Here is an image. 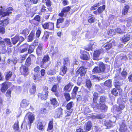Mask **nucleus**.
<instances>
[{
  "mask_svg": "<svg viewBox=\"0 0 132 132\" xmlns=\"http://www.w3.org/2000/svg\"><path fill=\"white\" fill-rule=\"evenodd\" d=\"M79 88V87L76 86H75L74 87L71 93L72 98H75Z\"/></svg>",
  "mask_w": 132,
  "mask_h": 132,
  "instance_id": "obj_23",
  "label": "nucleus"
},
{
  "mask_svg": "<svg viewBox=\"0 0 132 132\" xmlns=\"http://www.w3.org/2000/svg\"><path fill=\"white\" fill-rule=\"evenodd\" d=\"M36 91V87L35 85L32 86V88L30 89V93L31 94H34Z\"/></svg>",
  "mask_w": 132,
  "mask_h": 132,
  "instance_id": "obj_61",
  "label": "nucleus"
},
{
  "mask_svg": "<svg viewBox=\"0 0 132 132\" xmlns=\"http://www.w3.org/2000/svg\"><path fill=\"white\" fill-rule=\"evenodd\" d=\"M125 106L123 103H121L120 104L118 107L117 108V111L119 112L125 108Z\"/></svg>",
  "mask_w": 132,
  "mask_h": 132,
  "instance_id": "obj_53",
  "label": "nucleus"
},
{
  "mask_svg": "<svg viewBox=\"0 0 132 132\" xmlns=\"http://www.w3.org/2000/svg\"><path fill=\"white\" fill-rule=\"evenodd\" d=\"M37 128L40 130H43L44 129V126L43 125L42 122L39 121L37 125Z\"/></svg>",
  "mask_w": 132,
  "mask_h": 132,
  "instance_id": "obj_37",
  "label": "nucleus"
},
{
  "mask_svg": "<svg viewBox=\"0 0 132 132\" xmlns=\"http://www.w3.org/2000/svg\"><path fill=\"white\" fill-rule=\"evenodd\" d=\"M95 20V18L94 17L93 15L91 14L90 16H89L88 21L89 23H94Z\"/></svg>",
  "mask_w": 132,
  "mask_h": 132,
  "instance_id": "obj_41",
  "label": "nucleus"
},
{
  "mask_svg": "<svg viewBox=\"0 0 132 132\" xmlns=\"http://www.w3.org/2000/svg\"><path fill=\"white\" fill-rule=\"evenodd\" d=\"M67 111L65 112L66 114L68 116H71V114L72 113L73 111V109H72L71 110H67Z\"/></svg>",
  "mask_w": 132,
  "mask_h": 132,
  "instance_id": "obj_63",
  "label": "nucleus"
},
{
  "mask_svg": "<svg viewBox=\"0 0 132 132\" xmlns=\"http://www.w3.org/2000/svg\"><path fill=\"white\" fill-rule=\"evenodd\" d=\"M63 65L67 66L70 64V62L69 57H65L63 59Z\"/></svg>",
  "mask_w": 132,
  "mask_h": 132,
  "instance_id": "obj_32",
  "label": "nucleus"
},
{
  "mask_svg": "<svg viewBox=\"0 0 132 132\" xmlns=\"http://www.w3.org/2000/svg\"><path fill=\"white\" fill-rule=\"evenodd\" d=\"M100 109L102 112H105L108 109V107L106 105L104 104H100Z\"/></svg>",
  "mask_w": 132,
  "mask_h": 132,
  "instance_id": "obj_42",
  "label": "nucleus"
},
{
  "mask_svg": "<svg viewBox=\"0 0 132 132\" xmlns=\"http://www.w3.org/2000/svg\"><path fill=\"white\" fill-rule=\"evenodd\" d=\"M41 31L40 29H38L36 30V37L37 38H38L39 37L41 34Z\"/></svg>",
  "mask_w": 132,
  "mask_h": 132,
  "instance_id": "obj_62",
  "label": "nucleus"
},
{
  "mask_svg": "<svg viewBox=\"0 0 132 132\" xmlns=\"http://www.w3.org/2000/svg\"><path fill=\"white\" fill-rule=\"evenodd\" d=\"M111 93L115 96H117L118 94V92L117 91L116 89L115 88H113L111 91Z\"/></svg>",
  "mask_w": 132,
  "mask_h": 132,
  "instance_id": "obj_58",
  "label": "nucleus"
},
{
  "mask_svg": "<svg viewBox=\"0 0 132 132\" xmlns=\"http://www.w3.org/2000/svg\"><path fill=\"white\" fill-rule=\"evenodd\" d=\"M97 101L93 100V102L91 104V106L93 108H96L98 107V104L97 103Z\"/></svg>",
  "mask_w": 132,
  "mask_h": 132,
  "instance_id": "obj_48",
  "label": "nucleus"
},
{
  "mask_svg": "<svg viewBox=\"0 0 132 132\" xmlns=\"http://www.w3.org/2000/svg\"><path fill=\"white\" fill-rule=\"evenodd\" d=\"M33 20L38 22H40L41 21L40 16L39 15H37L34 18Z\"/></svg>",
  "mask_w": 132,
  "mask_h": 132,
  "instance_id": "obj_60",
  "label": "nucleus"
},
{
  "mask_svg": "<svg viewBox=\"0 0 132 132\" xmlns=\"http://www.w3.org/2000/svg\"><path fill=\"white\" fill-rule=\"evenodd\" d=\"M59 86L58 84H54L53 85L52 88L51 89V90L53 92H57V87Z\"/></svg>",
  "mask_w": 132,
  "mask_h": 132,
  "instance_id": "obj_56",
  "label": "nucleus"
},
{
  "mask_svg": "<svg viewBox=\"0 0 132 132\" xmlns=\"http://www.w3.org/2000/svg\"><path fill=\"white\" fill-rule=\"evenodd\" d=\"M29 104V101L28 100L23 99L20 104V106L22 108H24L27 106Z\"/></svg>",
  "mask_w": 132,
  "mask_h": 132,
  "instance_id": "obj_30",
  "label": "nucleus"
},
{
  "mask_svg": "<svg viewBox=\"0 0 132 132\" xmlns=\"http://www.w3.org/2000/svg\"><path fill=\"white\" fill-rule=\"evenodd\" d=\"M46 5L47 7H50L52 5V2L51 0H45Z\"/></svg>",
  "mask_w": 132,
  "mask_h": 132,
  "instance_id": "obj_59",
  "label": "nucleus"
},
{
  "mask_svg": "<svg viewBox=\"0 0 132 132\" xmlns=\"http://www.w3.org/2000/svg\"><path fill=\"white\" fill-rule=\"evenodd\" d=\"M71 9V7L70 6H68L63 8L61 12L58 14V16L63 17L64 14L66 15L67 13L70 11Z\"/></svg>",
  "mask_w": 132,
  "mask_h": 132,
  "instance_id": "obj_6",
  "label": "nucleus"
},
{
  "mask_svg": "<svg viewBox=\"0 0 132 132\" xmlns=\"http://www.w3.org/2000/svg\"><path fill=\"white\" fill-rule=\"evenodd\" d=\"M0 90L2 93H5L8 88V86L6 82L2 83L1 84Z\"/></svg>",
  "mask_w": 132,
  "mask_h": 132,
  "instance_id": "obj_28",
  "label": "nucleus"
},
{
  "mask_svg": "<svg viewBox=\"0 0 132 132\" xmlns=\"http://www.w3.org/2000/svg\"><path fill=\"white\" fill-rule=\"evenodd\" d=\"M23 4L27 10L30 9L31 7L32 3L30 0H23Z\"/></svg>",
  "mask_w": 132,
  "mask_h": 132,
  "instance_id": "obj_20",
  "label": "nucleus"
},
{
  "mask_svg": "<svg viewBox=\"0 0 132 132\" xmlns=\"http://www.w3.org/2000/svg\"><path fill=\"white\" fill-rule=\"evenodd\" d=\"M106 97L105 96L103 95L100 96L99 100L100 104H101L102 103H103L106 102Z\"/></svg>",
  "mask_w": 132,
  "mask_h": 132,
  "instance_id": "obj_38",
  "label": "nucleus"
},
{
  "mask_svg": "<svg viewBox=\"0 0 132 132\" xmlns=\"http://www.w3.org/2000/svg\"><path fill=\"white\" fill-rule=\"evenodd\" d=\"M130 35L128 34H127L124 35L121 39V42L124 44H125L126 43L130 40Z\"/></svg>",
  "mask_w": 132,
  "mask_h": 132,
  "instance_id": "obj_21",
  "label": "nucleus"
},
{
  "mask_svg": "<svg viewBox=\"0 0 132 132\" xmlns=\"http://www.w3.org/2000/svg\"><path fill=\"white\" fill-rule=\"evenodd\" d=\"M85 87L88 89H90L92 87V84L89 79H86L85 80Z\"/></svg>",
  "mask_w": 132,
  "mask_h": 132,
  "instance_id": "obj_31",
  "label": "nucleus"
},
{
  "mask_svg": "<svg viewBox=\"0 0 132 132\" xmlns=\"http://www.w3.org/2000/svg\"><path fill=\"white\" fill-rule=\"evenodd\" d=\"M101 5V3H98L92 6L90 8V10L93 11L96 10L97 8Z\"/></svg>",
  "mask_w": 132,
  "mask_h": 132,
  "instance_id": "obj_49",
  "label": "nucleus"
},
{
  "mask_svg": "<svg viewBox=\"0 0 132 132\" xmlns=\"http://www.w3.org/2000/svg\"><path fill=\"white\" fill-rule=\"evenodd\" d=\"M43 46L42 44H39L38 45L36 49V53L37 55L38 56H41L43 51Z\"/></svg>",
  "mask_w": 132,
  "mask_h": 132,
  "instance_id": "obj_15",
  "label": "nucleus"
},
{
  "mask_svg": "<svg viewBox=\"0 0 132 132\" xmlns=\"http://www.w3.org/2000/svg\"><path fill=\"white\" fill-rule=\"evenodd\" d=\"M12 73L10 71H7L6 73L5 76L6 79V80H8L12 77Z\"/></svg>",
  "mask_w": 132,
  "mask_h": 132,
  "instance_id": "obj_44",
  "label": "nucleus"
},
{
  "mask_svg": "<svg viewBox=\"0 0 132 132\" xmlns=\"http://www.w3.org/2000/svg\"><path fill=\"white\" fill-rule=\"evenodd\" d=\"M50 32L47 31H45L44 32V34L42 38L44 39L45 40H46L49 38Z\"/></svg>",
  "mask_w": 132,
  "mask_h": 132,
  "instance_id": "obj_39",
  "label": "nucleus"
},
{
  "mask_svg": "<svg viewBox=\"0 0 132 132\" xmlns=\"http://www.w3.org/2000/svg\"><path fill=\"white\" fill-rule=\"evenodd\" d=\"M100 50H96L94 52L93 55V59L94 60H98V57L101 54Z\"/></svg>",
  "mask_w": 132,
  "mask_h": 132,
  "instance_id": "obj_18",
  "label": "nucleus"
},
{
  "mask_svg": "<svg viewBox=\"0 0 132 132\" xmlns=\"http://www.w3.org/2000/svg\"><path fill=\"white\" fill-rule=\"evenodd\" d=\"M104 85L105 86L111 87L112 85V81L111 79H108L106 80L104 83Z\"/></svg>",
  "mask_w": 132,
  "mask_h": 132,
  "instance_id": "obj_40",
  "label": "nucleus"
},
{
  "mask_svg": "<svg viewBox=\"0 0 132 132\" xmlns=\"http://www.w3.org/2000/svg\"><path fill=\"white\" fill-rule=\"evenodd\" d=\"M29 45L25 43L21 45L19 48V52L20 53H23L28 50Z\"/></svg>",
  "mask_w": 132,
  "mask_h": 132,
  "instance_id": "obj_11",
  "label": "nucleus"
},
{
  "mask_svg": "<svg viewBox=\"0 0 132 132\" xmlns=\"http://www.w3.org/2000/svg\"><path fill=\"white\" fill-rule=\"evenodd\" d=\"M127 128L125 124L122 122L120 125L119 130L120 132H125L127 130Z\"/></svg>",
  "mask_w": 132,
  "mask_h": 132,
  "instance_id": "obj_29",
  "label": "nucleus"
},
{
  "mask_svg": "<svg viewBox=\"0 0 132 132\" xmlns=\"http://www.w3.org/2000/svg\"><path fill=\"white\" fill-rule=\"evenodd\" d=\"M92 72L93 73H101L99 67L98 66H95L93 69Z\"/></svg>",
  "mask_w": 132,
  "mask_h": 132,
  "instance_id": "obj_50",
  "label": "nucleus"
},
{
  "mask_svg": "<svg viewBox=\"0 0 132 132\" xmlns=\"http://www.w3.org/2000/svg\"><path fill=\"white\" fill-rule=\"evenodd\" d=\"M35 30H32L28 36L27 39V41L28 42H31L32 41L34 38Z\"/></svg>",
  "mask_w": 132,
  "mask_h": 132,
  "instance_id": "obj_25",
  "label": "nucleus"
},
{
  "mask_svg": "<svg viewBox=\"0 0 132 132\" xmlns=\"http://www.w3.org/2000/svg\"><path fill=\"white\" fill-rule=\"evenodd\" d=\"M64 96L67 101L68 102L71 99V97L69 93H65L64 94Z\"/></svg>",
  "mask_w": 132,
  "mask_h": 132,
  "instance_id": "obj_52",
  "label": "nucleus"
},
{
  "mask_svg": "<svg viewBox=\"0 0 132 132\" xmlns=\"http://www.w3.org/2000/svg\"><path fill=\"white\" fill-rule=\"evenodd\" d=\"M22 36H19L18 35H15L14 37L11 38L13 44H15L20 39L22 38Z\"/></svg>",
  "mask_w": 132,
  "mask_h": 132,
  "instance_id": "obj_26",
  "label": "nucleus"
},
{
  "mask_svg": "<svg viewBox=\"0 0 132 132\" xmlns=\"http://www.w3.org/2000/svg\"><path fill=\"white\" fill-rule=\"evenodd\" d=\"M32 57L36 58L35 56L33 54H30L24 63L25 66L29 67L31 65V57Z\"/></svg>",
  "mask_w": 132,
  "mask_h": 132,
  "instance_id": "obj_16",
  "label": "nucleus"
},
{
  "mask_svg": "<svg viewBox=\"0 0 132 132\" xmlns=\"http://www.w3.org/2000/svg\"><path fill=\"white\" fill-rule=\"evenodd\" d=\"M33 78L34 80L35 81V82H36L37 81H40L41 80L42 77L40 74H36L33 75Z\"/></svg>",
  "mask_w": 132,
  "mask_h": 132,
  "instance_id": "obj_33",
  "label": "nucleus"
},
{
  "mask_svg": "<svg viewBox=\"0 0 132 132\" xmlns=\"http://www.w3.org/2000/svg\"><path fill=\"white\" fill-rule=\"evenodd\" d=\"M92 123L91 121H88L85 124L86 130L88 131L90 130L92 127Z\"/></svg>",
  "mask_w": 132,
  "mask_h": 132,
  "instance_id": "obj_35",
  "label": "nucleus"
},
{
  "mask_svg": "<svg viewBox=\"0 0 132 132\" xmlns=\"http://www.w3.org/2000/svg\"><path fill=\"white\" fill-rule=\"evenodd\" d=\"M28 49V53H31L34 52V46L32 45H30L29 46Z\"/></svg>",
  "mask_w": 132,
  "mask_h": 132,
  "instance_id": "obj_55",
  "label": "nucleus"
},
{
  "mask_svg": "<svg viewBox=\"0 0 132 132\" xmlns=\"http://www.w3.org/2000/svg\"><path fill=\"white\" fill-rule=\"evenodd\" d=\"M64 19L61 17L59 18L57 20L56 24V28L58 29H59L61 27L60 23H63L64 21Z\"/></svg>",
  "mask_w": 132,
  "mask_h": 132,
  "instance_id": "obj_27",
  "label": "nucleus"
},
{
  "mask_svg": "<svg viewBox=\"0 0 132 132\" xmlns=\"http://www.w3.org/2000/svg\"><path fill=\"white\" fill-rule=\"evenodd\" d=\"M74 84L72 82H69L64 86L63 90L66 92H70Z\"/></svg>",
  "mask_w": 132,
  "mask_h": 132,
  "instance_id": "obj_13",
  "label": "nucleus"
},
{
  "mask_svg": "<svg viewBox=\"0 0 132 132\" xmlns=\"http://www.w3.org/2000/svg\"><path fill=\"white\" fill-rule=\"evenodd\" d=\"M0 46L2 48L6 47L5 43L4 40H0Z\"/></svg>",
  "mask_w": 132,
  "mask_h": 132,
  "instance_id": "obj_64",
  "label": "nucleus"
},
{
  "mask_svg": "<svg viewBox=\"0 0 132 132\" xmlns=\"http://www.w3.org/2000/svg\"><path fill=\"white\" fill-rule=\"evenodd\" d=\"M101 73L104 72L105 69V64L102 62H100L99 64V67Z\"/></svg>",
  "mask_w": 132,
  "mask_h": 132,
  "instance_id": "obj_34",
  "label": "nucleus"
},
{
  "mask_svg": "<svg viewBox=\"0 0 132 132\" xmlns=\"http://www.w3.org/2000/svg\"><path fill=\"white\" fill-rule=\"evenodd\" d=\"M112 40H111L109 42H107L106 44L104 47L106 51H109L113 46H116V45L115 41L114 40L111 41Z\"/></svg>",
  "mask_w": 132,
  "mask_h": 132,
  "instance_id": "obj_7",
  "label": "nucleus"
},
{
  "mask_svg": "<svg viewBox=\"0 0 132 132\" xmlns=\"http://www.w3.org/2000/svg\"><path fill=\"white\" fill-rule=\"evenodd\" d=\"M80 58L83 60L89 61L90 59V56L88 52L83 51L80 52Z\"/></svg>",
  "mask_w": 132,
  "mask_h": 132,
  "instance_id": "obj_4",
  "label": "nucleus"
},
{
  "mask_svg": "<svg viewBox=\"0 0 132 132\" xmlns=\"http://www.w3.org/2000/svg\"><path fill=\"white\" fill-rule=\"evenodd\" d=\"M5 43L8 45V46L11 47L12 46V43L10 39L7 38H5L3 39Z\"/></svg>",
  "mask_w": 132,
  "mask_h": 132,
  "instance_id": "obj_43",
  "label": "nucleus"
},
{
  "mask_svg": "<svg viewBox=\"0 0 132 132\" xmlns=\"http://www.w3.org/2000/svg\"><path fill=\"white\" fill-rule=\"evenodd\" d=\"M73 102L71 101L67 103L65 106L67 110H71L72 108L73 107Z\"/></svg>",
  "mask_w": 132,
  "mask_h": 132,
  "instance_id": "obj_46",
  "label": "nucleus"
},
{
  "mask_svg": "<svg viewBox=\"0 0 132 132\" xmlns=\"http://www.w3.org/2000/svg\"><path fill=\"white\" fill-rule=\"evenodd\" d=\"M117 76H116L114 77L115 79L114 85L115 87L118 90H120V87L121 86L122 84L120 81L119 79L117 78Z\"/></svg>",
  "mask_w": 132,
  "mask_h": 132,
  "instance_id": "obj_12",
  "label": "nucleus"
},
{
  "mask_svg": "<svg viewBox=\"0 0 132 132\" xmlns=\"http://www.w3.org/2000/svg\"><path fill=\"white\" fill-rule=\"evenodd\" d=\"M63 109L61 107L57 109L55 112L54 117L55 118H59L62 117L63 114Z\"/></svg>",
  "mask_w": 132,
  "mask_h": 132,
  "instance_id": "obj_9",
  "label": "nucleus"
},
{
  "mask_svg": "<svg viewBox=\"0 0 132 132\" xmlns=\"http://www.w3.org/2000/svg\"><path fill=\"white\" fill-rule=\"evenodd\" d=\"M129 8L130 7L128 5H125L122 10V15L123 16L126 15L128 13Z\"/></svg>",
  "mask_w": 132,
  "mask_h": 132,
  "instance_id": "obj_24",
  "label": "nucleus"
},
{
  "mask_svg": "<svg viewBox=\"0 0 132 132\" xmlns=\"http://www.w3.org/2000/svg\"><path fill=\"white\" fill-rule=\"evenodd\" d=\"M51 104L52 105L54 108L59 105L56 98H52L50 100Z\"/></svg>",
  "mask_w": 132,
  "mask_h": 132,
  "instance_id": "obj_22",
  "label": "nucleus"
},
{
  "mask_svg": "<svg viewBox=\"0 0 132 132\" xmlns=\"http://www.w3.org/2000/svg\"><path fill=\"white\" fill-rule=\"evenodd\" d=\"M53 119H51V120L49 121L47 128V130H51L53 129Z\"/></svg>",
  "mask_w": 132,
  "mask_h": 132,
  "instance_id": "obj_36",
  "label": "nucleus"
},
{
  "mask_svg": "<svg viewBox=\"0 0 132 132\" xmlns=\"http://www.w3.org/2000/svg\"><path fill=\"white\" fill-rule=\"evenodd\" d=\"M68 69L67 66L63 65L60 68L59 74L63 76L66 73Z\"/></svg>",
  "mask_w": 132,
  "mask_h": 132,
  "instance_id": "obj_19",
  "label": "nucleus"
},
{
  "mask_svg": "<svg viewBox=\"0 0 132 132\" xmlns=\"http://www.w3.org/2000/svg\"><path fill=\"white\" fill-rule=\"evenodd\" d=\"M86 69L84 66H81L76 71V75L78 76L80 74L81 77L84 76L86 73L85 71Z\"/></svg>",
  "mask_w": 132,
  "mask_h": 132,
  "instance_id": "obj_8",
  "label": "nucleus"
},
{
  "mask_svg": "<svg viewBox=\"0 0 132 132\" xmlns=\"http://www.w3.org/2000/svg\"><path fill=\"white\" fill-rule=\"evenodd\" d=\"M11 90L10 89H8L6 93L5 94V96L6 97H8V98H10L11 96Z\"/></svg>",
  "mask_w": 132,
  "mask_h": 132,
  "instance_id": "obj_57",
  "label": "nucleus"
},
{
  "mask_svg": "<svg viewBox=\"0 0 132 132\" xmlns=\"http://www.w3.org/2000/svg\"><path fill=\"white\" fill-rule=\"evenodd\" d=\"M28 67L24 65H22L20 68V72L21 75L26 76L29 74V72Z\"/></svg>",
  "mask_w": 132,
  "mask_h": 132,
  "instance_id": "obj_5",
  "label": "nucleus"
},
{
  "mask_svg": "<svg viewBox=\"0 0 132 132\" xmlns=\"http://www.w3.org/2000/svg\"><path fill=\"white\" fill-rule=\"evenodd\" d=\"M109 36H112L115 35V32L114 30L110 29L108 30L107 32Z\"/></svg>",
  "mask_w": 132,
  "mask_h": 132,
  "instance_id": "obj_51",
  "label": "nucleus"
},
{
  "mask_svg": "<svg viewBox=\"0 0 132 132\" xmlns=\"http://www.w3.org/2000/svg\"><path fill=\"white\" fill-rule=\"evenodd\" d=\"M29 32V31L28 29L26 28L22 30L21 34H22L25 37H26L28 35Z\"/></svg>",
  "mask_w": 132,
  "mask_h": 132,
  "instance_id": "obj_45",
  "label": "nucleus"
},
{
  "mask_svg": "<svg viewBox=\"0 0 132 132\" xmlns=\"http://www.w3.org/2000/svg\"><path fill=\"white\" fill-rule=\"evenodd\" d=\"M13 128L15 131H18L19 129V122L18 121L14 123L13 126Z\"/></svg>",
  "mask_w": 132,
  "mask_h": 132,
  "instance_id": "obj_47",
  "label": "nucleus"
},
{
  "mask_svg": "<svg viewBox=\"0 0 132 132\" xmlns=\"http://www.w3.org/2000/svg\"><path fill=\"white\" fill-rule=\"evenodd\" d=\"M27 115H28V123L29 125V126H31L32 123H33L34 120L35 119V117L30 112H28L27 113Z\"/></svg>",
  "mask_w": 132,
  "mask_h": 132,
  "instance_id": "obj_14",
  "label": "nucleus"
},
{
  "mask_svg": "<svg viewBox=\"0 0 132 132\" xmlns=\"http://www.w3.org/2000/svg\"><path fill=\"white\" fill-rule=\"evenodd\" d=\"M98 95L99 94L98 93L96 92H94L93 94V100L97 101Z\"/></svg>",
  "mask_w": 132,
  "mask_h": 132,
  "instance_id": "obj_54",
  "label": "nucleus"
},
{
  "mask_svg": "<svg viewBox=\"0 0 132 132\" xmlns=\"http://www.w3.org/2000/svg\"><path fill=\"white\" fill-rule=\"evenodd\" d=\"M50 59L48 55H45L43 57L42 61L40 63L39 61L38 60L36 61V64H37L39 65L40 67L41 68H44V64L49 61Z\"/></svg>",
  "mask_w": 132,
  "mask_h": 132,
  "instance_id": "obj_2",
  "label": "nucleus"
},
{
  "mask_svg": "<svg viewBox=\"0 0 132 132\" xmlns=\"http://www.w3.org/2000/svg\"><path fill=\"white\" fill-rule=\"evenodd\" d=\"M54 23L53 22H48L42 24V28L44 29H48L49 30L53 31L54 29Z\"/></svg>",
  "mask_w": 132,
  "mask_h": 132,
  "instance_id": "obj_3",
  "label": "nucleus"
},
{
  "mask_svg": "<svg viewBox=\"0 0 132 132\" xmlns=\"http://www.w3.org/2000/svg\"><path fill=\"white\" fill-rule=\"evenodd\" d=\"M13 10L12 7H9L6 9V12H4L3 10L1 9H0V25L5 27L9 23L10 19L8 17L4 18V17L9 16L12 12V11Z\"/></svg>",
  "mask_w": 132,
  "mask_h": 132,
  "instance_id": "obj_1",
  "label": "nucleus"
},
{
  "mask_svg": "<svg viewBox=\"0 0 132 132\" xmlns=\"http://www.w3.org/2000/svg\"><path fill=\"white\" fill-rule=\"evenodd\" d=\"M105 0H102V2H101L102 4H103L102 6H100L98 7L97 10L98 12V14H100L102 13L105 9L106 6L104 5L105 4Z\"/></svg>",
  "mask_w": 132,
  "mask_h": 132,
  "instance_id": "obj_17",
  "label": "nucleus"
},
{
  "mask_svg": "<svg viewBox=\"0 0 132 132\" xmlns=\"http://www.w3.org/2000/svg\"><path fill=\"white\" fill-rule=\"evenodd\" d=\"M48 91H45L42 93H38L37 94V96L41 100H46L48 98Z\"/></svg>",
  "mask_w": 132,
  "mask_h": 132,
  "instance_id": "obj_10",
  "label": "nucleus"
}]
</instances>
